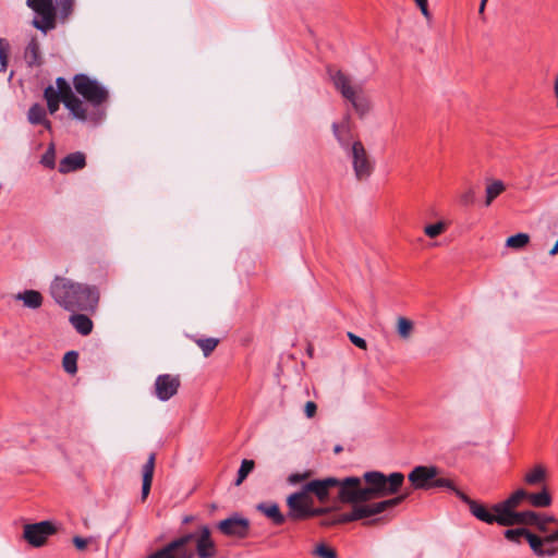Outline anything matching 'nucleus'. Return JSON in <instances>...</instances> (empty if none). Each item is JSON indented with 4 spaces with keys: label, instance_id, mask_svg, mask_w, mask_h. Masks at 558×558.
<instances>
[{
    "label": "nucleus",
    "instance_id": "f257e3e1",
    "mask_svg": "<svg viewBox=\"0 0 558 558\" xmlns=\"http://www.w3.org/2000/svg\"><path fill=\"white\" fill-rule=\"evenodd\" d=\"M403 483L404 475L401 472L386 475L380 471H368L362 477H344L338 498L344 504L367 502L397 494Z\"/></svg>",
    "mask_w": 558,
    "mask_h": 558
},
{
    "label": "nucleus",
    "instance_id": "f03ea898",
    "mask_svg": "<svg viewBox=\"0 0 558 558\" xmlns=\"http://www.w3.org/2000/svg\"><path fill=\"white\" fill-rule=\"evenodd\" d=\"M50 294L66 311L95 312L99 302L96 287L75 282L65 277H56L50 284Z\"/></svg>",
    "mask_w": 558,
    "mask_h": 558
},
{
    "label": "nucleus",
    "instance_id": "7ed1b4c3",
    "mask_svg": "<svg viewBox=\"0 0 558 558\" xmlns=\"http://www.w3.org/2000/svg\"><path fill=\"white\" fill-rule=\"evenodd\" d=\"M327 74L335 88L352 105L359 117L364 118L371 110V101L364 94L362 85H352L347 74L331 65L327 66Z\"/></svg>",
    "mask_w": 558,
    "mask_h": 558
},
{
    "label": "nucleus",
    "instance_id": "20e7f679",
    "mask_svg": "<svg viewBox=\"0 0 558 558\" xmlns=\"http://www.w3.org/2000/svg\"><path fill=\"white\" fill-rule=\"evenodd\" d=\"M73 85L76 93L95 109H100V106L109 99L108 89L97 80L89 77L87 74L80 73L74 75Z\"/></svg>",
    "mask_w": 558,
    "mask_h": 558
},
{
    "label": "nucleus",
    "instance_id": "39448f33",
    "mask_svg": "<svg viewBox=\"0 0 558 558\" xmlns=\"http://www.w3.org/2000/svg\"><path fill=\"white\" fill-rule=\"evenodd\" d=\"M26 4L40 17L33 20L35 28L44 34L56 28L57 9L53 0H26Z\"/></svg>",
    "mask_w": 558,
    "mask_h": 558
},
{
    "label": "nucleus",
    "instance_id": "423d86ee",
    "mask_svg": "<svg viewBox=\"0 0 558 558\" xmlns=\"http://www.w3.org/2000/svg\"><path fill=\"white\" fill-rule=\"evenodd\" d=\"M345 153L352 161L355 178L359 181L368 179L374 171V163L371 160L363 143L361 141H355L351 145L350 150Z\"/></svg>",
    "mask_w": 558,
    "mask_h": 558
},
{
    "label": "nucleus",
    "instance_id": "0eeeda50",
    "mask_svg": "<svg viewBox=\"0 0 558 558\" xmlns=\"http://www.w3.org/2000/svg\"><path fill=\"white\" fill-rule=\"evenodd\" d=\"M410 493H404L398 495L393 498L381 500L375 504L366 505L365 502L351 504L352 505V513L355 521L367 519L374 515H377L387 509L393 508L401 502H403Z\"/></svg>",
    "mask_w": 558,
    "mask_h": 558
},
{
    "label": "nucleus",
    "instance_id": "6e6552de",
    "mask_svg": "<svg viewBox=\"0 0 558 558\" xmlns=\"http://www.w3.org/2000/svg\"><path fill=\"white\" fill-rule=\"evenodd\" d=\"M217 529L228 537L246 538L250 534L251 522L247 518L234 512L217 524Z\"/></svg>",
    "mask_w": 558,
    "mask_h": 558
},
{
    "label": "nucleus",
    "instance_id": "1a4fd4ad",
    "mask_svg": "<svg viewBox=\"0 0 558 558\" xmlns=\"http://www.w3.org/2000/svg\"><path fill=\"white\" fill-rule=\"evenodd\" d=\"M56 533L54 525L49 521H41L24 525L23 538L33 547H41L49 536Z\"/></svg>",
    "mask_w": 558,
    "mask_h": 558
},
{
    "label": "nucleus",
    "instance_id": "9d476101",
    "mask_svg": "<svg viewBox=\"0 0 558 558\" xmlns=\"http://www.w3.org/2000/svg\"><path fill=\"white\" fill-rule=\"evenodd\" d=\"M442 474V470L436 465H417L408 475V480L414 489L428 490L433 488L435 477Z\"/></svg>",
    "mask_w": 558,
    "mask_h": 558
},
{
    "label": "nucleus",
    "instance_id": "9b49d317",
    "mask_svg": "<svg viewBox=\"0 0 558 558\" xmlns=\"http://www.w3.org/2000/svg\"><path fill=\"white\" fill-rule=\"evenodd\" d=\"M459 499L468 505L469 510L473 517L477 520L486 523L494 524L497 523L502 526L504 515L500 512H494L492 509H488L485 505L470 498L466 494H459Z\"/></svg>",
    "mask_w": 558,
    "mask_h": 558
},
{
    "label": "nucleus",
    "instance_id": "f8f14e48",
    "mask_svg": "<svg viewBox=\"0 0 558 558\" xmlns=\"http://www.w3.org/2000/svg\"><path fill=\"white\" fill-rule=\"evenodd\" d=\"M310 497L305 495L303 489L295 492L288 496L287 507L288 512L286 514L287 520L302 521L307 519V512L311 504L308 502Z\"/></svg>",
    "mask_w": 558,
    "mask_h": 558
},
{
    "label": "nucleus",
    "instance_id": "ddd939ff",
    "mask_svg": "<svg viewBox=\"0 0 558 558\" xmlns=\"http://www.w3.org/2000/svg\"><path fill=\"white\" fill-rule=\"evenodd\" d=\"M63 105L70 111L72 118L81 122H98L105 114L104 110L95 108L92 113H88L83 101L75 94L71 95L70 97L68 96L66 99H63Z\"/></svg>",
    "mask_w": 558,
    "mask_h": 558
},
{
    "label": "nucleus",
    "instance_id": "4468645a",
    "mask_svg": "<svg viewBox=\"0 0 558 558\" xmlns=\"http://www.w3.org/2000/svg\"><path fill=\"white\" fill-rule=\"evenodd\" d=\"M343 480H338L336 477H326L323 480H314L305 484L302 489L305 492V495L308 493L314 494L319 501H326L329 497V489L332 487H339V490L342 488Z\"/></svg>",
    "mask_w": 558,
    "mask_h": 558
},
{
    "label": "nucleus",
    "instance_id": "2eb2a0df",
    "mask_svg": "<svg viewBox=\"0 0 558 558\" xmlns=\"http://www.w3.org/2000/svg\"><path fill=\"white\" fill-rule=\"evenodd\" d=\"M155 396L160 401H168L174 395H177L180 388L179 376H172L170 374H162L157 376L155 380Z\"/></svg>",
    "mask_w": 558,
    "mask_h": 558
},
{
    "label": "nucleus",
    "instance_id": "dca6fc26",
    "mask_svg": "<svg viewBox=\"0 0 558 558\" xmlns=\"http://www.w3.org/2000/svg\"><path fill=\"white\" fill-rule=\"evenodd\" d=\"M332 134L340 147L348 151L351 145L356 141L352 131V122L349 114H345L340 122L331 124Z\"/></svg>",
    "mask_w": 558,
    "mask_h": 558
},
{
    "label": "nucleus",
    "instance_id": "f3484780",
    "mask_svg": "<svg viewBox=\"0 0 558 558\" xmlns=\"http://www.w3.org/2000/svg\"><path fill=\"white\" fill-rule=\"evenodd\" d=\"M196 538V555L198 558H213L217 554V546L211 538V532L208 525H202Z\"/></svg>",
    "mask_w": 558,
    "mask_h": 558
},
{
    "label": "nucleus",
    "instance_id": "a211bd4d",
    "mask_svg": "<svg viewBox=\"0 0 558 558\" xmlns=\"http://www.w3.org/2000/svg\"><path fill=\"white\" fill-rule=\"evenodd\" d=\"M523 499H527V492L520 488L504 501L493 505L492 510L494 512H500V514L506 515V513L514 511Z\"/></svg>",
    "mask_w": 558,
    "mask_h": 558
},
{
    "label": "nucleus",
    "instance_id": "6ab92c4d",
    "mask_svg": "<svg viewBox=\"0 0 558 558\" xmlns=\"http://www.w3.org/2000/svg\"><path fill=\"white\" fill-rule=\"evenodd\" d=\"M256 510L265 515L275 526H280L287 521V517L281 512L280 507L276 502H259Z\"/></svg>",
    "mask_w": 558,
    "mask_h": 558
},
{
    "label": "nucleus",
    "instance_id": "aec40b11",
    "mask_svg": "<svg viewBox=\"0 0 558 558\" xmlns=\"http://www.w3.org/2000/svg\"><path fill=\"white\" fill-rule=\"evenodd\" d=\"M86 166V157L82 151L66 155L59 162L60 173H70L83 169Z\"/></svg>",
    "mask_w": 558,
    "mask_h": 558
},
{
    "label": "nucleus",
    "instance_id": "412c9836",
    "mask_svg": "<svg viewBox=\"0 0 558 558\" xmlns=\"http://www.w3.org/2000/svg\"><path fill=\"white\" fill-rule=\"evenodd\" d=\"M194 536H195L194 533L183 534V535L172 539L171 542H169L167 545H165L160 549L151 553L146 558H166L168 556V554H170V551L180 549V547H182L183 545H189L193 541Z\"/></svg>",
    "mask_w": 558,
    "mask_h": 558
},
{
    "label": "nucleus",
    "instance_id": "4be33fe9",
    "mask_svg": "<svg viewBox=\"0 0 558 558\" xmlns=\"http://www.w3.org/2000/svg\"><path fill=\"white\" fill-rule=\"evenodd\" d=\"M537 520V513L532 510L526 511H512L510 513H506L502 520V526H512L515 524H526L534 525V522Z\"/></svg>",
    "mask_w": 558,
    "mask_h": 558
},
{
    "label": "nucleus",
    "instance_id": "5701e85b",
    "mask_svg": "<svg viewBox=\"0 0 558 558\" xmlns=\"http://www.w3.org/2000/svg\"><path fill=\"white\" fill-rule=\"evenodd\" d=\"M155 461H156V453L151 452L146 461V463L143 465V484H142V501L146 500V498L149 495L153 477H154V470H155Z\"/></svg>",
    "mask_w": 558,
    "mask_h": 558
},
{
    "label": "nucleus",
    "instance_id": "b1692460",
    "mask_svg": "<svg viewBox=\"0 0 558 558\" xmlns=\"http://www.w3.org/2000/svg\"><path fill=\"white\" fill-rule=\"evenodd\" d=\"M531 549L533 553L538 557H553L556 556L558 553V547L549 546L544 547L546 545L543 537H539L533 533L530 532L527 538H526Z\"/></svg>",
    "mask_w": 558,
    "mask_h": 558
},
{
    "label": "nucleus",
    "instance_id": "393cba45",
    "mask_svg": "<svg viewBox=\"0 0 558 558\" xmlns=\"http://www.w3.org/2000/svg\"><path fill=\"white\" fill-rule=\"evenodd\" d=\"M70 323L74 327V329L82 336H88L93 331V322L85 314H72L70 316Z\"/></svg>",
    "mask_w": 558,
    "mask_h": 558
},
{
    "label": "nucleus",
    "instance_id": "a878e982",
    "mask_svg": "<svg viewBox=\"0 0 558 558\" xmlns=\"http://www.w3.org/2000/svg\"><path fill=\"white\" fill-rule=\"evenodd\" d=\"M16 300L23 301L28 308L36 310L43 304V295L36 290H25L16 295Z\"/></svg>",
    "mask_w": 558,
    "mask_h": 558
},
{
    "label": "nucleus",
    "instance_id": "bb28decb",
    "mask_svg": "<svg viewBox=\"0 0 558 558\" xmlns=\"http://www.w3.org/2000/svg\"><path fill=\"white\" fill-rule=\"evenodd\" d=\"M60 93L61 92H54L52 85H48L44 90V98L47 101V109L50 114H54L59 109L60 102H63V97Z\"/></svg>",
    "mask_w": 558,
    "mask_h": 558
},
{
    "label": "nucleus",
    "instance_id": "cd10ccee",
    "mask_svg": "<svg viewBox=\"0 0 558 558\" xmlns=\"http://www.w3.org/2000/svg\"><path fill=\"white\" fill-rule=\"evenodd\" d=\"M24 58L29 66L38 65L40 63V48L35 38H32L28 43L24 52Z\"/></svg>",
    "mask_w": 558,
    "mask_h": 558
},
{
    "label": "nucleus",
    "instance_id": "c85d7f7f",
    "mask_svg": "<svg viewBox=\"0 0 558 558\" xmlns=\"http://www.w3.org/2000/svg\"><path fill=\"white\" fill-rule=\"evenodd\" d=\"M527 499L530 500L531 505L536 508L549 507L553 501L551 496L546 487H543L539 493H527Z\"/></svg>",
    "mask_w": 558,
    "mask_h": 558
},
{
    "label": "nucleus",
    "instance_id": "c756f323",
    "mask_svg": "<svg viewBox=\"0 0 558 558\" xmlns=\"http://www.w3.org/2000/svg\"><path fill=\"white\" fill-rule=\"evenodd\" d=\"M547 476L546 469L538 464L535 465L530 472H527L524 476V481L527 485L536 486L545 482Z\"/></svg>",
    "mask_w": 558,
    "mask_h": 558
},
{
    "label": "nucleus",
    "instance_id": "7c9ffc66",
    "mask_svg": "<svg viewBox=\"0 0 558 558\" xmlns=\"http://www.w3.org/2000/svg\"><path fill=\"white\" fill-rule=\"evenodd\" d=\"M506 185L500 180H493L486 186L485 205L489 206L495 198H497L504 191Z\"/></svg>",
    "mask_w": 558,
    "mask_h": 558
},
{
    "label": "nucleus",
    "instance_id": "2f4dec72",
    "mask_svg": "<svg viewBox=\"0 0 558 558\" xmlns=\"http://www.w3.org/2000/svg\"><path fill=\"white\" fill-rule=\"evenodd\" d=\"M46 117L47 111L45 107L38 102L33 104L27 111V121L32 125H39Z\"/></svg>",
    "mask_w": 558,
    "mask_h": 558
},
{
    "label": "nucleus",
    "instance_id": "473e14b6",
    "mask_svg": "<svg viewBox=\"0 0 558 558\" xmlns=\"http://www.w3.org/2000/svg\"><path fill=\"white\" fill-rule=\"evenodd\" d=\"M433 488H445L452 492L458 498L459 494H464L459 489L453 480L438 475L433 482Z\"/></svg>",
    "mask_w": 558,
    "mask_h": 558
},
{
    "label": "nucleus",
    "instance_id": "72a5a7b5",
    "mask_svg": "<svg viewBox=\"0 0 558 558\" xmlns=\"http://www.w3.org/2000/svg\"><path fill=\"white\" fill-rule=\"evenodd\" d=\"M195 343L202 349L204 356H209L219 344L218 338H193Z\"/></svg>",
    "mask_w": 558,
    "mask_h": 558
},
{
    "label": "nucleus",
    "instance_id": "f704fd0d",
    "mask_svg": "<svg viewBox=\"0 0 558 558\" xmlns=\"http://www.w3.org/2000/svg\"><path fill=\"white\" fill-rule=\"evenodd\" d=\"M78 353L76 351H69L64 354L62 366L64 371L71 375L77 372Z\"/></svg>",
    "mask_w": 558,
    "mask_h": 558
},
{
    "label": "nucleus",
    "instance_id": "c9c22d12",
    "mask_svg": "<svg viewBox=\"0 0 558 558\" xmlns=\"http://www.w3.org/2000/svg\"><path fill=\"white\" fill-rule=\"evenodd\" d=\"M254 466L255 462L253 460H242L234 484L236 486L241 485L245 481L247 475L254 470Z\"/></svg>",
    "mask_w": 558,
    "mask_h": 558
},
{
    "label": "nucleus",
    "instance_id": "e433bc0d",
    "mask_svg": "<svg viewBox=\"0 0 558 558\" xmlns=\"http://www.w3.org/2000/svg\"><path fill=\"white\" fill-rule=\"evenodd\" d=\"M530 241L527 233H517L507 239L506 245L511 248L520 250L523 248Z\"/></svg>",
    "mask_w": 558,
    "mask_h": 558
},
{
    "label": "nucleus",
    "instance_id": "4c0bfd02",
    "mask_svg": "<svg viewBox=\"0 0 558 558\" xmlns=\"http://www.w3.org/2000/svg\"><path fill=\"white\" fill-rule=\"evenodd\" d=\"M530 534V531L525 527H519V529H508L504 532L505 538H507L509 542L513 543H521V538L525 537L527 538Z\"/></svg>",
    "mask_w": 558,
    "mask_h": 558
},
{
    "label": "nucleus",
    "instance_id": "58836bf2",
    "mask_svg": "<svg viewBox=\"0 0 558 558\" xmlns=\"http://www.w3.org/2000/svg\"><path fill=\"white\" fill-rule=\"evenodd\" d=\"M57 88H54V92H61L60 95L63 97V99H66V97L74 95L70 84L64 77H58L56 80Z\"/></svg>",
    "mask_w": 558,
    "mask_h": 558
},
{
    "label": "nucleus",
    "instance_id": "ea45409f",
    "mask_svg": "<svg viewBox=\"0 0 558 558\" xmlns=\"http://www.w3.org/2000/svg\"><path fill=\"white\" fill-rule=\"evenodd\" d=\"M446 230V223L442 222V221H439L437 223H434V225H427L425 228H424V233L428 236V238H436L438 236L439 234H441L444 231Z\"/></svg>",
    "mask_w": 558,
    "mask_h": 558
},
{
    "label": "nucleus",
    "instance_id": "a19ab883",
    "mask_svg": "<svg viewBox=\"0 0 558 558\" xmlns=\"http://www.w3.org/2000/svg\"><path fill=\"white\" fill-rule=\"evenodd\" d=\"M41 165L46 168L53 169L56 166V154L53 145H50L46 153L41 156Z\"/></svg>",
    "mask_w": 558,
    "mask_h": 558
},
{
    "label": "nucleus",
    "instance_id": "79ce46f5",
    "mask_svg": "<svg viewBox=\"0 0 558 558\" xmlns=\"http://www.w3.org/2000/svg\"><path fill=\"white\" fill-rule=\"evenodd\" d=\"M74 0H59L58 9L61 20H65L73 11Z\"/></svg>",
    "mask_w": 558,
    "mask_h": 558
},
{
    "label": "nucleus",
    "instance_id": "37998d69",
    "mask_svg": "<svg viewBox=\"0 0 558 558\" xmlns=\"http://www.w3.org/2000/svg\"><path fill=\"white\" fill-rule=\"evenodd\" d=\"M195 551L189 547V545H183L180 549H175L174 551H170L166 558H194Z\"/></svg>",
    "mask_w": 558,
    "mask_h": 558
},
{
    "label": "nucleus",
    "instance_id": "c03bdc74",
    "mask_svg": "<svg viewBox=\"0 0 558 558\" xmlns=\"http://www.w3.org/2000/svg\"><path fill=\"white\" fill-rule=\"evenodd\" d=\"M412 328H413V324L411 320H409L404 317H400L398 319V333L402 338H408L412 331Z\"/></svg>",
    "mask_w": 558,
    "mask_h": 558
},
{
    "label": "nucleus",
    "instance_id": "a18cd8bd",
    "mask_svg": "<svg viewBox=\"0 0 558 558\" xmlns=\"http://www.w3.org/2000/svg\"><path fill=\"white\" fill-rule=\"evenodd\" d=\"M314 555L318 556L319 558H338L336 550L326 546L325 544L317 545L314 550Z\"/></svg>",
    "mask_w": 558,
    "mask_h": 558
},
{
    "label": "nucleus",
    "instance_id": "49530a36",
    "mask_svg": "<svg viewBox=\"0 0 558 558\" xmlns=\"http://www.w3.org/2000/svg\"><path fill=\"white\" fill-rule=\"evenodd\" d=\"M556 522V518L554 515H539L537 513V520L534 522L533 526H536L538 531L545 533L547 531V524Z\"/></svg>",
    "mask_w": 558,
    "mask_h": 558
},
{
    "label": "nucleus",
    "instance_id": "de8ad7c7",
    "mask_svg": "<svg viewBox=\"0 0 558 558\" xmlns=\"http://www.w3.org/2000/svg\"><path fill=\"white\" fill-rule=\"evenodd\" d=\"M8 49H9V44L5 41V39L0 38V62H1L2 68L7 66Z\"/></svg>",
    "mask_w": 558,
    "mask_h": 558
},
{
    "label": "nucleus",
    "instance_id": "09e8293b",
    "mask_svg": "<svg viewBox=\"0 0 558 558\" xmlns=\"http://www.w3.org/2000/svg\"><path fill=\"white\" fill-rule=\"evenodd\" d=\"M348 337L354 345H356L360 349L366 350L367 343L365 339L361 338L360 336H356L353 332H348Z\"/></svg>",
    "mask_w": 558,
    "mask_h": 558
},
{
    "label": "nucleus",
    "instance_id": "8fccbe9b",
    "mask_svg": "<svg viewBox=\"0 0 558 558\" xmlns=\"http://www.w3.org/2000/svg\"><path fill=\"white\" fill-rule=\"evenodd\" d=\"M331 510V508L328 507H319L314 508L312 505L310 506L308 512H307V519L313 517H319L328 513Z\"/></svg>",
    "mask_w": 558,
    "mask_h": 558
},
{
    "label": "nucleus",
    "instance_id": "3c124183",
    "mask_svg": "<svg viewBox=\"0 0 558 558\" xmlns=\"http://www.w3.org/2000/svg\"><path fill=\"white\" fill-rule=\"evenodd\" d=\"M474 199H475V194L472 189H469L468 191H465L460 197L461 203L465 206L473 204Z\"/></svg>",
    "mask_w": 558,
    "mask_h": 558
},
{
    "label": "nucleus",
    "instance_id": "603ef678",
    "mask_svg": "<svg viewBox=\"0 0 558 558\" xmlns=\"http://www.w3.org/2000/svg\"><path fill=\"white\" fill-rule=\"evenodd\" d=\"M73 544L74 546L78 549V550H84L86 549L87 545H88V542L89 539L87 538H83L81 536H74L73 537Z\"/></svg>",
    "mask_w": 558,
    "mask_h": 558
},
{
    "label": "nucleus",
    "instance_id": "864d4df0",
    "mask_svg": "<svg viewBox=\"0 0 558 558\" xmlns=\"http://www.w3.org/2000/svg\"><path fill=\"white\" fill-rule=\"evenodd\" d=\"M317 411V405L313 401H307L304 408L305 415L307 417H313Z\"/></svg>",
    "mask_w": 558,
    "mask_h": 558
},
{
    "label": "nucleus",
    "instance_id": "5fc2aeb1",
    "mask_svg": "<svg viewBox=\"0 0 558 558\" xmlns=\"http://www.w3.org/2000/svg\"><path fill=\"white\" fill-rule=\"evenodd\" d=\"M353 521H355V519L353 517L352 511L337 515V522L339 524H344Z\"/></svg>",
    "mask_w": 558,
    "mask_h": 558
},
{
    "label": "nucleus",
    "instance_id": "6e6d98bb",
    "mask_svg": "<svg viewBox=\"0 0 558 558\" xmlns=\"http://www.w3.org/2000/svg\"><path fill=\"white\" fill-rule=\"evenodd\" d=\"M543 538H544L546 545L558 542V529L555 532H553L551 534H549Z\"/></svg>",
    "mask_w": 558,
    "mask_h": 558
},
{
    "label": "nucleus",
    "instance_id": "4d7b16f0",
    "mask_svg": "<svg viewBox=\"0 0 558 558\" xmlns=\"http://www.w3.org/2000/svg\"><path fill=\"white\" fill-rule=\"evenodd\" d=\"M306 477V474L293 473L289 476V482L292 484L299 483Z\"/></svg>",
    "mask_w": 558,
    "mask_h": 558
},
{
    "label": "nucleus",
    "instance_id": "13d9d810",
    "mask_svg": "<svg viewBox=\"0 0 558 558\" xmlns=\"http://www.w3.org/2000/svg\"><path fill=\"white\" fill-rule=\"evenodd\" d=\"M320 524L323 526H333V525H338L339 523L337 522V515L333 517V518H329V519H325L320 522Z\"/></svg>",
    "mask_w": 558,
    "mask_h": 558
},
{
    "label": "nucleus",
    "instance_id": "bf43d9fd",
    "mask_svg": "<svg viewBox=\"0 0 558 558\" xmlns=\"http://www.w3.org/2000/svg\"><path fill=\"white\" fill-rule=\"evenodd\" d=\"M417 7L420 8V10H421L422 14H423L425 17H427V19H429V17H430V14H429V11H428V1H426V2L422 3V4L417 5Z\"/></svg>",
    "mask_w": 558,
    "mask_h": 558
},
{
    "label": "nucleus",
    "instance_id": "052dcab7",
    "mask_svg": "<svg viewBox=\"0 0 558 558\" xmlns=\"http://www.w3.org/2000/svg\"><path fill=\"white\" fill-rule=\"evenodd\" d=\"M39 125H43L48 132H52V123L47 117L39 123Z\"/></svg>",
    "mask_w": 558,
    "mask_h": 558
},
{
    "label": "nucleus",
    "instance_id": "680f3d73",
    "mask_svg": "<svg viewBox=\"0 0 558 558\" xmlns=\"http://www.w3.org/2000/svg\"><path fill=\"white\" fill-rule=\"evenodd\" d=\"M557 253H558V239H557V242L555 243V245L553 246V248L549 251V255L554 256Z\"/></svg>",
    "mask_w": 558,
    "mask_h": 558
},
{
    "label": "nucleus",
    "instance_id": "e2e57ef3",
    "mask_svg": "<svg viewBox=\"0 0 558 558\" xmlns=\"http://www.w3.org/2000/svg\"><path fill=\"white\" fill-rule=\"evenodd\" d=\"M194 520V517L193 515H185L182 520V523L183 524H187V523H191L192 521Z\"/></svg>",
    "mask_w": 558,
    "mask_h": 558
},
{
    "label": "nucleus",
    "instance_id": "0e129e2a",
    "mask_svg": "<svg viewBox=\"0 0 558 558\" xmlns=\"http://www.w3.org/2000/svg\"><path fill=\"white\" fill-rule=\"evenodd\" d=\"M486 3L487 2H484V0L481 1L480 3V8H478V13L480 14H483L484 13V10H485V7H486Z\"/></svg>",
    "mask_w": 558,
    "mask_h": 558
},
{
    "label": "nucleus",
    "instance_id": "69168bd1",
    "mask_svg": "<svg viewBox=\"0 0 558 558\" xmlns=\"http://www.w3.org/2000/svg\"><path fill=\"white\" fill-rule=\"evenodd\" d=\"M342 450H343V447L341 445H336L335 448H333V452L336 454L342 452Z\"/></svg>",
    "mask_w": 558,
    "mask_h": 558
},
{
    "label": "nucleus",
    "instance_id": "338daca9",
    "mask_svg": "<svg viewBox=\"0 0 558 558\" xmlns=\"http://www.w3.org/2000/svg\"><path fill=\"white\" fill-rule=\"evenodd\" d=\"M555 95H558V75L555 80Z\"/></svg>",
    "mask_w": 558,
    "mask_h": 558
},
{
    "label": "nucleus",
    "instance_id": "774afa93",
    "mask_svg": "<svg viewBox=\"0 0 558 558\" xmlns=\"http://www.w3.org/2000/svg\"><path fill=\"white\" fill-rule=\"evenodd\" d=\"M377 520H371L368 521L366 524H372V523H375Z\"/></svg>",
    "mask_w": 558,
    "mask_h": 558
}]
</instances>
